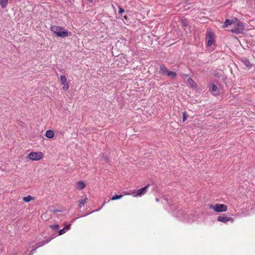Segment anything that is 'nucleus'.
I'll list each match as a JSON object with an SVG mask.
<instances>
[{
	"label": "nucleus",
	"instance_id": "obj_1",
	"mask_svg": "<svg viewBox=\"0 0 255 255\" xmlns=\"http://www.w3.org/2000/svg\"><path fill=\"white\" fill-rule=\"evenodd\" d=\"M50 29L56 35L57 37H65L68 36V31L64 27L52 25L50 27Z\"/></svg>",
	"mask_w": 255,
	"mask_h": 255
},
{
	"label": "nucleus",
	"instance_id": "obj_2",
	"mask_svg": "<svg viewBox=\"0 0 255 255\" xmlns=\"http://www.w3.org/2000/svg\"><path fill=\"white\" fill-rule=\"evenodd\" d=\"M231 31L236 34L241 33L244 29L243 23L237 18H234Z\"/></svg>",
	"mask_w": 255,
	"mask_h": 255
},
{
	"label": "nucleus",
	"instance_id": "obj_3",
	"mask_svg": "<svg viewBox=\"0 0 255 255\" xmlns=\"http://www.w3.org/2000/svg\"><path fill=\"white\" fill-rule=\"evenodd\" d=\"M43 157V154L41 152H30L27 157L31 160L38 161L42 159Z\"/></svg>",
	"mask_w": 255,
	"mask_h": 255
},
{
	"label": "nucleus",
	"instance_id": "obj_4",
	"mask_svg": "<svg viewBox=\"0 0 255 255\" xmlns=\"http://www.w3.org/2000/svg\"><path fill=\"white\" fill-rule=\"evenodd\" d=\"M210 208L216 212H223L227 210V206L225 204H217L215 205H210Z\"/></svg>",
	"mask_w": 255,
	"mask_h": 255
},
{
	"label": "nucleus",
	"instance_id": "obj_5",
	"mask_svg": "<svg viewBox=\"0 0 255 255\" xmlns=\"http://www.w3.org/2000/svg\"><path fill=\"white\" fill-rule=\"evenodd\" d=\"M207 44L208 46H211L215 41V34L212 31L209 30L206 32Z\"/></svg>",
	"mask_w": 255,
	"mask_h": 255
},
{
	"label": "nucleus",
	"instance_id": "obj_6",
	"mask_svg": "<svg viewBox=\"0 0 255 255\" xmlns=\"http://www.w3.org/2000/svg\"><path fill=\"white\" fill-rule=\"evenodd\" d=\"M149 185L148 184L147 186H145L144 187H142L137 190V191L134 192L133 193V196L134 197H136L138 196H141L142 195L145 194L147 192V190Z\"/></svg>",
	"mask_w": 255,
	"mask_h": 255
},
{
	"label": "nucleus",
	"instance_id": "obj_7",
	"mask_svg": "<svg viewBox=\"0 0 255 255\" xmlns=\"http://www.w3.org/2000/svg\"><path fill=\"white\" fill-rule=\"evenodd\" d=\"M218 221L219 222H221L224 223H227L229 221H231L232 222H233L234 219L233 218L231 217H223L220 216L218 217Z\"/></svg>",
	"mask_w": 255,
	"mask_h": 255
},
{
	"label": "nucleus",
	"instance_id": "obj_8",
	"mask_svg": "<svg viewBox=\"0 0 255 255\" xmlns=\"http://www.w3.org/2000/svg\"><path fill=\"white\" fill-rule=\"evenodd\" d=\"M210 90L214 95H218L219 94V89L216 85H212Z\"/></svg>",
	"mask_w": 255,
	"mask_h": 255
},
{
	"label": "nucleus",
	"instance_id": "obj_9",
	"mask_svg": "<svg viewBox=\"0 0 255 255\" xmlns=\"http://www.w3.org/2000/svg\"><path fill=\"white\" fill-rule=\"evenodd\" d=\"M234 22V18L230 20L229 19H226L225 20V21L223 25V28L227 27L228 26H231L232 27V25H233V23Z\"/></svg>",
	"mask_w": 255,
	"mask_h": 255
},
{
	"label": "nucleus",
	"instance_id": "obj_10",
	"mask_svg": "<svg viewBox=\"0 0 255 255\" xmlns=\"http://www.w3.org/2000/svg\"><path fill=\"white\" fill-rule=\"evenodd\" d=\"M85 184L83 181H78L76 183V188L78 190H81L84 188Z\"/></svg>",
	"mask_w": 255,
	"mask_h": 255
},
{
	"label": "nucleus",
	"instance_id": "obj_11",
	"mask_svg": "<svg viewBox=\"0 0 255 255\" xmlns=\"http://www.w3.org/2000/svg\"><path fill=\"white\" fill-rule=\"evenodd\" d=\"M71 224L67 225L65 227L61 229L59 231V235H62L65 233L67 231L70 229Z\"/></svg>",
	"mask_w": 255,
	"mask_h": 255
},
{
	"label": "nucleus",
	"instance_id": "obj_12",
	"mask_svg": "<svg viewBox=\"0 0 255 255\" xmlns=\"http://www.w3.org/2000/svg\"><path fill=\"white\" fill-rule=\"evenodd\" d=\"M45 136L48 138H52L54 136V133L52 130H47L45 132Z\"/></svg>",
	"mask_w": 255,
	"mask_h": 255
},
{
	"label": "nucleus",
	"instance_id": "obj_13",
	"mask_svg": "<svg viewBox=\"0 0 255 255\" xmlns=\"http://www.w3.org/2000/svg\"><path fill=\"white\" fill-rule=\"evenodd\" d=\"M51 239H50V240H48V241H43L42 244L39 245L38 246V247L33 250H32L30 252V253H29V254L28 255H33L34 253L36 251V249L38 248V247H41V246H42L43 245H45V244H47L48 243Z\"/></svg>",
	"mask_w": 255,
	"mask_h": 255
},
{
	"label": "nucleus",
	"instance_id": "obj_14",
	"mask_svg": "<svg viewBox=\"0 0 255 255\" xmlns=\"http://www.w3.org/2000/svg\"><path fill=\"white\" fill-rule=\"evenodd\" d=\"M160 69L162 74H166L169 71L167 68L163 64L160 65Z\"/></svg>",
	"mask_w": 255,
	"mask_h": 255
},
{
	"label": "nucleus",
	"instance_id": "obj_15",
	"mask_svg": "<svg viewBox=\"0 0 255 255\" xmlns=\"http://www.w3.org/2000/svg\"><path fill=\"white\" fill-rule=\"evenodd\" d=\"M166 75L173 79L175 78L177 76V74L175 72L170 71H168V72L167 73Z\"/></svg>",
	"mask_w": 255,
	"mask_h": 255
},
{
	"label": "nucleus",
	"instance_id": "obj_16",
	"mask_svg": "<svg viewBox=\"0 0 255 255\" xmlns=\"http://www.w3.org/2000/svg\"><path fill=\"white\" fill-rule=\"evenodd\" d=\"M187 82L188 83V84L192 87H195L196 86V83L193 81V80L191 78H189L188 79H187Z\"/></svg>",
	"mask_w": 255,
	"mask_h": 255
},
{
	"label": "nucleus",
	"instance_id": "obj_17",
	"mask_svg": "<svg viewBox=\"0 0 255 255\" xmlns=\"http://www.w3.org/2000/svg\"><path fill=\"white\" fill-rule=\"evenodd\" d=\"M8 0H0V5L2 8H5L7 5Z\"/></svg>",
	"mask_w": 255,
	"mask_h": 255
},
{
	"label": "nucleus",
	"instance_id": "obj_18",
	"mask_svg": "<svg viewBox=\"0 0 255 255\" xmlns=\"http://www.w3.org/2000/svg\"><path fill=\"white\" fill-rule=\"evenodd\" d=\"M33 200H34V198L30 195H28L26 197H24L23 198V200L25 202H28Z\"/></svg>",
	"mask_w": 255,
	"mask_h": 255
},
{
	"label": "nucleus",
	"instance_id": "obj_19",
	"mask_svg": "<svg viewBox=\"0 0 255 255\" xmlns=\"http://www.w3.org/2000/svg\"><path fill=\"white\" fill-rule=\"evenodd\" d=\"M87 200H88V198H85L83 199H82L81 201H80L79 203V207L81 208L82 207L84 206Z\"/></svg>",
	"mask_w": 255,
	"mask_h": 255
},
{
	"label": "nucleus",
	"instance_id": "obj_20",
	"mask_svg": "<svg viewBox=\"0 0 255 255\" xmlns=\"http://www.w3.org/2000/svg\"><path fill=\"white\" fill-rule=\"evenodd\" d=\"M243 63L247 67H250L251 66V63L249 60L244 58L242 60Z\"/></svg>",
	"mask_w": 255,
	"mask_h": 255
},
{
	"label": "nucleus",
	"instance_id": "obj_21",
	"mask_svg": "<svg viewBox=\"0 0 255 255\" xmlns=\"http://www.w3.org/2000/svg\"><path fill=\"white\" fill-rule=\"evenodd\" d=\"M60 82L62 84H65L66 83H67V78L64 75H61L60 76Z\"/></svg>",
	"mask_w": 255,
	"mask_h": 255
},
{
	"label": "nucleus",
	"instance_id": "obj_22",
	"mask_svg": "<svg viewBox=\"0 0 255 255\" xmlns=\"http://www.w3.org/2000/svg\"><path fill=\"white\" fill-rule=\"evenodd\" d=\"M123 196V195H114V196H113L112 197L111 200H117V199H121Z\"/></svg>",
	"mask_w": 255,
	"mask_h": 255
},
{
	"label": "nucleus",
	"instance_id": "obj_23",
	"mask_svg": "<svg viewBox=\"0 0 255 255\" xmlns=\"http://www.w3.org/2000/svg\"><path fill=\"white\" fill-rule=\"evenodd\" d=\"M50 227L53 230H56L59 228V226L58 224H55V225H51L50 226Z\"/></svg>",
	"mask_w": 255,
	"mask_h": 255
},
{
	"label": "nucleus",
	"instance_id": "obj_24",
	"mask_svg": "<svg viewBox=\"0 0 255 255\" xmlns=\"http://www.w3.org/2000/svg\"><path fill=\"white\" fill-rule=\"evenodd\" d=\"M63 85H64V86L63 87V89L65 90V91L68 90V89H69V87L68 83H66V84H63Z\"/></svg>",
	"mask_w": 255,
	"mask_h": 255
},
{
	"label": "nucleus",
	"instance_id": "obj_25",
	"mask_svg": "<svg viewBox=\"0 0 255 255\" xmlns=\"http://www.w3.org/2000/svg\"><path fill=\"white\" fill-rule=\"evenodd\" d=\"M187 117H188V115L186 114L185 112H184L183 114L182 121L185 122L187 120Z\"/></svg>",
	"mask_w": 255,
	"mask_h": 255
},
{
	"label": "nucleus",
	"instance_id": "obj_26",
	"mask_svg": "<svg viewBox=\"0 0 255 255\" xmlns=\"http://www.w3.org/2000/svg\"><path fill=\"white\" fill-rule=\"evenodd\" d=\"M125 10L123 9L121 6H119V12L120 13H123L124 12Z\"/></svg>",
	"mask_w": 255,
	"mask_h": 255
},
{
	"label": "nucleus",
	"instance_id": "obj_27",
	"mask_svg": "<svg viewBox=\"0 0 255 255\" xmlns=\"http://www.w3.org/2000/svg\"><path fill=\"white\" fill-rule=\"evenodd\" d=\"M61 212V211L59 210H58V209H54V210L52 211V212H53V213H57Z\"/></svg>",
	"mask_w": 255,
	"mask_h": 255
},
{
	"label": "nucleus",
	"instance_id": "obj_28",
	"mask_svg": "<svg viewBox=\"0 0 255 255\" xmlns=\"http://www.w3.org/2000/svg\"><path fill=\"white\" fill-rule=\"evenodd\" d=\"M180 0V2H184L185 3H188L187 1V0Z\"/></svg>",
	"mask_w": 255,
	"mask_h": 255
},
{
	"label": "nucleus",
	"instance_id": "obj_29",
	"mask_svg": "<svg viewBox=\"0 0 255 255\" xmlns=\"http://www.w3.org/2000/svg\"><path fill=\"white\" fill-rule=\"evenodd\" d=\"M106 202H105L102 204V206H101V208H102V207H103V206L106 204Z\"/></svg>",
	"mask_w": 255,
	"mask_h": 255
},
{
	"label": "nucleus",
	"instance_id": "obj_30",
	"mask_svg": "<svg viewBox=\"0 0 255 255\" xmlns=\"http://www.w3.org/2000/svg\"><path fill=\"white\" fill-rule=\"evenodd\" d=\"M90 2H93V0H88Z\"/></svg>",
	"mask_w": 255,
	"mask_h": 255
},
{
	"label": "nucleus",
	"instance_id": "obj_31",
	"mask_svg": "<svg viewBox=\"0 0 255 255\" xmlns=\"http://www.w3.org/2000/svg\"><path fill=\"white\" fill-rule=\"evenodd\" d=\"M75 220V219H73L72 220V222H74Z\"/></svg>",
	"mask_w": 255,
	"mask_h": 255
},
{
	"label": "nucleus",
	"instance_id": "obj_32",
	"mask_svg": "<svg viewBox=\"0 0 255 255\" xmlns=\"http://www.w3.org/2000/svg\"><path fill=\"white\" fill-rule=\"evenodd\" d=\"M124 17H125V18L127 19V16H125Z\"/></svg>",
	"mask_w": 255,
	"mask_h": 255
}]
</instances>
